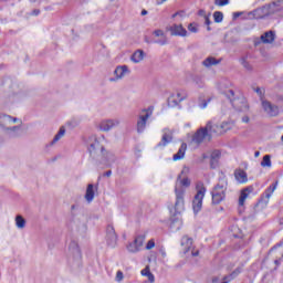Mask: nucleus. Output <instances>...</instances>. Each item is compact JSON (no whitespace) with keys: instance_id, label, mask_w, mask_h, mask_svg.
I'll return each mask as SVG.
<instances>
[{"instance_id":"1","label":"nucleus","mask_w":283,"mask_h":283,"mask_svg":"<svg viewBox=\"0 0 283 283\" xmlns=\"http://www.w3.org/2000/svg\"><path fill=\"white\" fill-rule=\"evenodd\" d=\"M104 140L105 137L98 138L96 136H91L87 142L88 153L95 160L109 163V160H113L114 155L105 150V146H103Z\"/></svg>"},{"instance_id":"2","label":"nucleus","mask_w":283,"mask_h":283,"mask_svg":"<svg viewBox=\"0 0 283 283\" xmlns=\"http://www.w3.org/2000/svg\"><path fill=\"white\" fill-rule=\"evenodd\" d=\"M190 185L191 180H189V178H182L181 175L178 176L175 186L176 202L170 209V213H172V216H178L185 211V187H190Z\"/></svg>"},{"instance_id":"3","label":"nucleus","mask_w":283,"mask_h":283,"mask_svg":"<svg viewBox=\"0 0 283 283\" xmlns=\"http://www.w3.org/2000/svg\"><path fill=\"white\" fill-rule=\"evenodd\" d=\"M15 123H19V118L3 113L0 114V127L9 138H17V136H19L20 127L12 126L15 125Z\"/></svg>"},{"instance_id":"4","label":"nucleus","mask_w":283,"mask_h":283,"mask_svg":"<svg viewBox=\"0 0 283 283\" xmlns=\"http://www.w3.org/2000/svg\"><path fill=\"white\" fill-rule=\"evenodd\" d=\"M229 187V181L227 179V176L224 174H221L219 176L218 184L213 187L211 191L212 196V205H220L224 198H227V189Z\"/></svg>"},{"instance_id":"5","label":"nucleus","mask_w":283,"mask_h":283,"mask_svg":"<svg viewBox=\"0 0 283 283\" xmlns=\"http://www.w3.org/2000/svg\"><path fill=\"white\" fill-rule=\"evenodd\" d=\"M224 94L230 101L232 107L237 109V112H249V104L247 103V98L235 97V93L232 90L227 91Z\"/></svg>"},{"instance_id":"6","label":"nucleus","mask_w":283,"mask_h":283,"mask_svg":"<svg viewBox=\"0 0 283 283\" xmlns=\"http://www.w3.org/2000/svg\"><path fill=\"white\" fill-rule=\"evenodd\" d=\"M213 130L211 129V122H209L206 127L199 128L192 136V143L195 145H202L205 140H211Z\"/></svg>"},{"instance_id":"7","label":"nucleus","mask_w":283,"mask_h":283,"mask_svg":"<svg viewBox=\"0 0 283 283\" xmlns=\"http://www.w3.org/2000/svg\"><path fill=\"white\" fill-rule=\"evenodd\" d=\"M197 193L192 200V209L195 213H199L202 210V200H205V195L207 193V188L205 184L198 182L196 186Z\"/></svg>"},{"instance_id":"8","label":"nucleus","mask_w":283,"mask_h":283,"mask_svg":"<svg viewBox=\"0 0 283 283\" xmlns=\"http://www.w3.org/2000/svg\"><path fill=\"white\" fill-rule=\"evenodd\" d=\"M153 112L154 111L151 108H147V109H143L138 115L137 124H136V129L138 134H143V132H145L147 127V120L151 118Z\"/></svg>"},{"instance_id":"9","label":"nucleus","mask_w":283,"mask_h":283,"mask_svg":"<svg viewBox=\"0 0 283 283\" xmlns=\"http://www.w3.org/2000/svg\"><path fill=\"white\" fill-rule=\"evenodd\" d=\"M145 244V235H138L134 239L133 242H129L126 245L128 253H139L143 251V245Z\"/></svg>"},{"instance_id":"10","label":"nucleus","mask_w":283,"mask_h":283,"mask_svg":"<svg viewBox=\"0 0 283 283\" xmlns=\"http://www.w3.org/2000/svg\"><path fill=\"white\" fill-rule=\"evenodd\" d=\"M106 244L111 247V249H116L118 244V234H116V230L113 226L106 228Z\"/></svg>"},{"instance_id":"11","label":"nucleus","mask_w":283,"mask_h":283,"mask_svg":"<svg viewBox=\"0 0 283 283\" xmlns=\"http://www.w3.org/2000/svg\"><path fill=\"white\" fill-rule=\"evenodd\" d=\"M129 66L128 65H119L116 66L115 71H114V77L109 78L111 83H116L117 81H123V78H125L127 76V74H129Z\"/></svg>"},{"instance_id":"12","label":"nucleus","mask_w":283,"mask_h":283,"mask_svg":"<svg viewBox=\"0 0 283 283\" xmlns=\"http://www.w3.org/2000/svg\"><path fill=\"white\" fill-rule=\"evenodd\" d=\"M118 125H120V119L118 118L104 119L99 122L98 129H101V132H111V129L118 127Z\"/></svg>"},{"instance_id":"13","label":"nucleus","mask_w":283,"mask_h":283,"mask_svg":"<svg viewBox=\"0 0 283 283\" xmlns=\"http://www.w3.org/2000/svg\"><path fill=\"white\" fill-rule=\"evenodd\" d=\"M262 107L268 116L270 117L280 116V107H277V105L272 104L269 101H262Z\"/></svg>"},{"instance_id":"14","label":"nucleus","mask_w":283,"mask_h":283,"mask_svg":"<svg viewBox=\"0 0 283 283\" xmlns=\"http://www.w3.org/2000/svg\"><path fill=\"white\" fill-rule=\"evenodd\" d=\"M265 14H275L276 12H282L283 0L274 1L263 8Z\"/></svg>"},{"instance_id":"15","label":"nucleus","mask_w":283,"mask_h":283,"mask_svg":"<svg viewBox=\"0 0 283 283\" xmlns=\"http://www.w3.org/2000/svg\"><path fill=\"white\" fill-rule=\"evenodd\" d=\"M187 99V93H175L168 98L169 107H178L182 101Z\"/></svg>"},{"instance_id":"16","label":"nucleus","mask_w":283,"mask_h":283,"mask_svg":"<svg viewBox=\"0 0 283 283\" xmlns=\"http://www.w3.org/2000/svg\"><path fill=\"white\" fill-rule=\"evenodd\" d=\"M212 134H224L231 129V123L222 122L221 124H211Z\"/></svg>"},{"instance_id":"17","label":"nucleus","mask_w":283,"mask_h":283,"mask_svg":"<svg viewBox=\"0 0 283 283\" xmlns=\"http://www.w3.org/2000/svg\"><path fill=\"white\" fill-rule=\"evenodd\" d=\"M171 36H187V29L182 24H174L169 28Z\"/></svg>"},{"instance_id":"18","label":"nucleus","mask_w":283,"mask_h":283,"mask_svg":"<svg viewBox=\"0 0 283 283\" xmlns=\"http://www.w3.org/2000/svg\"><path fill=\"white\" fill-rule=\"evenodd\" d=\"M153 34L157 39H160V41H153V43H156L157 45H167V43H169V40L167 39V35L165 34V31H163V30H155L153 32Z\"/></svg>"},{"instance_id":"19","label":"nucleus","mask_w":283,"mask_h":283,"mask_svg":"<svg viewBox=\"0 0 283 283\" xmlns=\"http://www.w3.org/2000/svg\"><path fill=\"white\" fill-rule=\"evenodd\" d=\"M69 252L75 260H81V248H78V243L76 241H71Z\"/></svg>"},{"instance_id":"20","label":"nucleus","mask_w":283,"mask_h":283,"mask_svg":"<svg viewBox=\"0 0 283 283\" xmlns=\"http://www.w3.org/2000/svg\"><path fill=\"white\" fill-rule=\"evenodd\" d=\"M279 182L275 181L273 185H271L264 192L262 200L265 205H269V200H271V196L275 192V189H277Z\"/></svg>"},{"instance_id":"21","label":"nucleus","mask_w":283,"mask_h":283,"mask_svg":"<svg viewBox=\"0 0 283 283\" xmlns=\"http://www.w3.org/2000/svg\"><path fill=\"white\" fill-rule=\"evenodd\" d=\"M220 158H222V153L220 150H213L210 154V167L211 169H216L218 167V163L220 161Z\"/></svg>"},{"instance_id":"22","label":"nucleus","mask_w":283,"mask_h":283,"mask_svg":"<svg viewBox=\"0 0 283 283\" xmlns=\"http://www.w3.org/2000/svg\"><path fill=\"white\" fill-rule=\"evenodd\" d=\"M174 140V136L171 135V130L165 129L164 135L161 137V142L158 144V147H167L169 143Z\"/></svg>"},{"instance_id":"23","label":"nucleus","mask_w":283,"mask_h":283,"mask_svg":"<svg viewBox=\"0 0 283 283\" xmlns=\"http://www.w3.org/2000/svg\"><path fill=\"white\" fill-rule=\"evenodd\" d=\"M140 274L148 280L144 281L143 283H156V276L151 273L149 265H147L144 270L140 271Z\"/></svg>"},{"instance_id":"24","label":"nucleus","mask_w":283,"mask_h":283,"mask_svg":"<svg viewBox=\"0 0 283 283\" xmlns=\"http://www.w3.org/2000/svg\"><path fill=\"white\" fill-rule=\"evenodd\" d=\"M193 239L189 238L188 235L181 238V247H184V253H189V250L191 249Z\"/></svg>"},{"instance_id":"25","label":"nucleus","mask_w":283,"mask_h":283,"mask_svg":"<svg viewBox=\"0 0 283 283\" xmlns=\"http://www.w3.org/2000/svg\"><path fill=\"white\" fill-rule=\"evenodd\" d=\"M234 178L240 182V185H244V182L249 181V178L247 177V172L244 170H235Z\"/></svg>"},{"instance_id":"26","label":"nucleus","mask_w":283,"mask_h":283,"mask_svg":"<svg viewBox=\"0 0 283 283\" xmlns=\"http://www.w3.org/2000/svg\"><path fill=\"white\" fill-rule=\"evenodd\" d=\"M64 136H65V126H61L57 134H55V136L51 140L50 146L54 147V145H56V143H59V140H61V138H63Z\"/></svg>"},{"instance_id":"27","label":"nucleus","mask_w":283,"mask_h":283,"mask_svg":"<svg viewBox=\"0 0 283 283\" xmlns=\"http://www.w3.org/2000/svg\"><path fill=\"white\" fill-rule=\"evenodd\" d=\"M187 153V144L182 143L177 154L174 155L172 160H182L185 158V154Z\"/></svg>"},{"instance_id":"28","label":"nucleus","mask_w":283,"mask_h":283,"mask_svg":"<svg viewBox=\"0 0 283 283\" xmlns=\"http://www.w3.org/2000/svg\"><path fill=\"white\" fill-rule=\"evenodd\" d=\"M262 43H273L275 41V32L266 31L261 35Z\"/></svg>"},{"instance_id":"29","label":"nucleus","mask_w":283,"mask_h":283,"mask_svg":"<svg viewBox=\"0 0 283 283\" xmlns=\"http://www.w3.org/2000/svg\"><path fill=\"white\" fill-rule=\"evenodd\" d=\"M145 59V52L143 50H137L130 56L133 63H140Z\"/></svg>"},{"instance_id":"30","label":"nucleus","mask_w":283,"mask_h":283,"mask_svg":"<svg viewBox=\"0 0 283 283\" xmlns=\"http://www.w3.org/2000/svg\"><path fill=\"white\" fill-rule=\"evenodd\" d=\"M203 67H213V65H220V60H216L213 56H209L202 61Z\"/></svg>"},{"instance_id":"31","label":"nucleus","mask_w":283,"mask_h":283,"mask_svg":"<svg viewBox=\"0 0 283 283\" xmlns=\"http://www.w3.org/2000/svg\"><path fill=\"white\" fill-rule=\"evenodd\" d=\"M84 198L88 203L94 201V185L90 184L87 186Z\"/></svg>"},{"instance_id":"32","label":"nucleus","mask_w":283,"mask_h":283,"mask_svg":"<svg viewBox=\"0 0 283 283\" xmlns=\"http://www.w3.org/2000/svg\"><path fill=\"white\" fill-rule=\"evenodd\" d=\"M250 193L251 190L249 188H245L241 191L239 197V207H244V202H247V198H249Z\"/></svg>"},{"instance_id":"33","label":"nucleus","mask_w":283,"mask_h":283,"mask_svg":"<svg viewBox=\"0 0 283 283\" xmlns=\"http://www.w3.org/2000/svg\"><path fill=\"white\" fill-rule=\"evenodd\" d=\"M170 229L171 231H180L182 229V220L179 218L171 219Z\"/></svg>"},{"instance_id":"34","label":"nucleus","mask_w":283,"mask_h":283,"mask_svg":"<svg viewBox=\"0 0 283 283\" xmlns=\"http://www.w3.org/2000/svg\"><path fill=\"white\" fill-rule=\"evenodd\" d=\"M15 227L17 229H23L25 227V219L23 218V216L18 214L15 217Z\"/></svg>"},{"instance_id":"35","label":"nucleus","mask_w":283,"mask_h":283,"mask_svg":"<svg viewBox=\"0 0 283 283\" xmlns=\"http://www.w3.org/2000/svg\"><path fill=\"white\" fill-rule=\"evenodd\" d=\"M261 167H268L271 168L272 164H271V155H265L263 157V160L261 161Z\"/></svg>"},{"instance_id":"36","label":"nucleus","mask_w":283,"mask_h":283,"mask_svg":"<svg viewBox=\"0 0 283 283\" xmlns=\"http://www.w3.org/2000/svg\"><path fill=\"white\" fill-rule=\"evenodd\" d=\"M213 19H214V23H222V21L224 19V14L220 11H216L213 13Z\"/></svg>"},{"instance_id":"37","label":"nucleus","mask_w":283,"mask_h":283,"mask_svg":"<svg viewBox=\"0 0 283 283\" xmlns=\"http://www.w3.org/2000/svg\"><path fill=\"white\" fill-rule=\"evenodd\" d=\"M214 6H219V8L229 6V0H214Z\"/></svg>"},{"instance_id":"38","label":"nucleus","mask_w":283,"mask_h":283,"mask_svg":"<svg viewBox=\"0 0 283 283\" xmlns=\"http://www.w3.org/2000/svg\"><path fill=\"white\" fill-rule=\"evenodd\" d=\"M156 247V241L154 239H150L146 244V251H151Z\"/></svg>"},{"instance_id":"39","label":"nucleus","mask_w":283,"mask_h":283,"mask_svg":"<svg viewBox=\"0 0 283 283\" xmlns=\"http://www.w3.org/2000/svg\"><path fill=\"white\" fill-rule=\"evenodd\" d=\"M211 17V13L208 14V17L203 18L205 19V24L207 25L208 32H211V20L209 19Z\"/></svg>"},{"instance_id":"40","label":"nucleus","mask_w":283,"mask_h":283,"mask_svg":"<svg viewBox=\"0 0 283 283\" xmlns=\"http://www.w3.org/2000/svg\"><path fill=\"white\" fill-rule=\"evenodd\" d=\"M125 277V275L123 274V271H117L115 280L116 282H123V279Z\"/></svg>"},{"instance_id":"41","label":"nucleus","mask_w":283,"mask_h":283,"mask_svg":"<svg viewBox=\"0 0 283 283\" xmlns=\"http://www.w3.org/2000/svg\"><path fill=\"white\" fill-rule=\"evenodd\" d=\"M188 30H189V32H192L193 34H196L198 32V27H196V24H193V23H190L188 25Z\"/></svg>"},{"instance_id":"42","label":"nucleus","mask_w":283,"mask_h":283,"mask_svg":"<svg viewBox=\"0 0 283 283\" xmlns=\"http://www.w3.org/2000/svg\"><path fill=\"white\" fill-rule=\"evenodd\" d=\"M211 103V99L203 101L202 103L199 104L200 109H206V107Z\"/></svg>"},{"instance_id":"43","label":"nucleus","mask_w":283,"mask_h":283,"mask_svg":"<svg viewBox=\"0 0 283 283\" xmlns=\"http://www.w3.org/2000/svg\"><path fill=\"white\" fill-rule=\"evenodd\" d=\"M241 63H242L243 67H245V70H249V71L253 70L251 64H249V62H247L245 60H242Z\"/></svg>"},{"instance_id":"44","label":"nucleus","mask_w":283,"mask_h":283,"mask_svg":"<svg viewBox=\"0 0 283 283\" xmlns=\"http://www.w3.org/2000/svg\"><path fill=\"white\" fill-rule=\"evenodd\" d=\"M242 123L249 124L251 123V118L249 117V115H245L241 118Z\"/></svg>"},{"instance_id":"45","label":"nucleus","mask_w":283,"mask_h":283,"mask_svg":"<svg viewBox=\"0 0 283 283\" xmlns=\"http://www.w3.org/2000/svg\"><path fill=\"white\" fill-rule=\"evenodd\" d=\"M41 14V10L35 9L31 12V17H39Z\"/></svg>"},{"instance_id":"46","label":"nucleus","mask_w":283,"mask_h":283,"mask_svg":"<svg viewBox=\"0 0 283 283\" xmlns=\"http://www.w3.org/2000/svg\"><path fill=\"white\" fill-rule=\"evenodd\" d=\"M198 14H199V17H203V19H207V17H209V15H207V11H205L202 9L199 10Z\"/></svg>"},{"instance_id":"47","label":"nucleus","mask_w":283,"mask_h":283,"mask_svg":"<svg viewBox=\"0 0 283 283\" xmlns=\"http://www.w3.org/2000/svg\"><path fill=\"white\" fill-rule=\"evenodd\" d=\"M167 0H157L156 1V4L157 6H163V3H166Z\"/></svg>"},{"instance_id":"48","label":"nucleus","mask_w":283,"mask_h":283,"mask_svg":"<svg viewBox=\"0 0 283 283\" xmlns=\"http://www.w3.org/2000/svg\"><path fill=\"white\" fill-rule=\"evenodd\" d=\"M181 174H189V168L188 167H184Z\"/></svg>"},{"instance_id":"49","label":"nucleus","mask_w":283,"mask_h":283,"mask_svg":"<svg viewBox=\"0 0 283 283\" xmlns=\"http://www.w3.org/2000/svg\"><path fill=\"white\" fill-rule=\"evenodd\" d=\"M105 176H107V178H109V176H112V170L106 171Z\"/></svg>"},{"instance_id":"50","label":"nucleus","mask_w":283,"mask_h":283,"mask_svg":"<svg viewBox=\"0 0 283 283\" xmlns=\"http://www.w3.org/2000/svg\"><path fill=\"white\" fill-rule=\"evenodd\" d=\"M199 253L200 252H198V251L192 252L193 258H198Z\"/></svg>"},{"instance_id":"51","label":"nucleus","mask_w":283,"mask_h":283,"mask_svg":"<svg viewBox=\"0 0 283 283\" xmlns=\"http://www.w3.org/2000/svg\"><path fill=\"white\" fill-rule=\"evenodd\" d=\"M260 157V151H255L254 153V158H259Z\"/></svg>"},{"instance_id":"52","label":"nucleus","mask_w":283,"mask_h":283,"mask_svg":"<svg viewBox=\"0 0 283 283\" xmlns=\"http://www.w3.org/2000/svg\"><path fill=\"white\" fill-rule=\"evenodd\" d=\"M145 14H147V10L142 11V17H145Z\"/></svg>"},{"instance_id":"53","label":"nucleus","mask_w":283,"mask_h":283,"mask_svg":"<svg viewBox=\"0 0 283 283\" xmlns=\"http://www.w3.org/2000/svg\"><path fill=\"white\" fill-rule=\"evenodd\" d=\"M274 263L276 264V266H280V260H275Z\"/></svg>"},{"instance_id":"54","label":"nucleus","mask_w":283,"mask_h":283,"mask_svg":"<svg viewBox=\"0 0 283 283\" xmlns=\"http://www.w3.org/2000/svg\"><path fill=\"white\" fill-rule=\"evenodd\" d=\"M212 283H218V277H213Z\"/></svg>"},{"instance_id":"55","label":"nucleus","mask_w":283,"mask_h":283,"mask_svg":"<svg viewBox=\"0 0 283 283\" xmlns=\"http://www.w3.org/2000/svg\"><path fill=\"white\" fill-rule=\"evenodd\" d=\"M256 94H262V90L256 88Z\"/></svg>"},{"instance_id":"56","label":"nucleus","mask_w":283,"mask_h":283,"mask_svg":"<svg viewBox=\"0 0 283 283\" xmlns=\"http://www.w3.org/2000/svg\"><path fill=\"white\" fill-rule=\"evenodd\" d=\"M163 258H167V252H161Z\"/></svg>"},{"instance_id":"57","label":"nucleus","mask_w":283,"mask_h":283,"mask_svg":"<svg viewBox=\"0 0 283 283\" xmlns=\"http://www.w3.org/2000/svg\"><path fill=\"white\" fill-rule=\"evenodd\" d=\"M71 209H72V211H74V210L76 209V206L73 205V206L71 207Z\"/></svg>"},{"instance_id":"58","label":"nucleus","mask_w":283,"mask_h":283,"mask_svg":"<svg viewBox=\"0 0 283 283\" xmlns=\"http://www.w3.org/2000/svg\"><path fill=\"white\" fill-rule=\"evenodd\" d=\"M178 17V13L172 14V19H176Z\"/></svg>"},{"instance_id":"59","label":"nucleus","mask_w":283,"mask_h":283,"mask_svg":"<svg viewBox=\"0 0 283 283\" xmlns=\"http://www.w3.org/2000/svg\"><path fill=\"white\" fill-rule=\"evenodd\" d=\"M234 17H240V13H234Z\"/></svg>"},{"instance_id":"60","label":"nucleus","mask_w":283,"mask_h":283,"mask_svg":"<svg viewBox=\"0 0 283 283\" xmlns=\"http://www.w3.org/2000/svg\"><path fill=\"white\" fill-rule=\"evenodd\" d=\"M153 41H160V38H159V39H155V40H153Z\"/></svg>"},{"instance_id":"61","label":"nucleus","mask_w":283,"mask_h":283,"mask_svg":"<svg viewBox=\"0 0 283 283\" xmlns=\"http://www.w3.org/2000/svg\"><path fill=\"white\" fill-rule=\"evenodd\" d=\"M281 140H282V143H283V135H282V137H281Z\"/></svg>"},{"instance_id":"62","label":"nucleus","mask_w":283,"mask_h":283,"mask_svg":"<svg viewBox=\"0 0 283 283\" xmlns=\"http://www.w3.org/2000/svg\"><path fill=\"white\" fill-rule=\"evenodd\" d=\"M282 258H283V254H282Z\"/></svg>"}]
</instances>
